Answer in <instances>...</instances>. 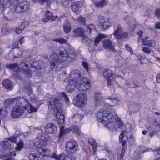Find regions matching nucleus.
I'll use <instances>...</instances> for the list:
<instances>
[{
	"mask_svg": "<svg viewBox=\"0 0 160 160\" xmlns=\"http://www.w3.org/2000/svg\"><path fill=\"white\" fill-rule=\"evenodd\" d=\"M108 37L106 35L103 34H99L97 36L94 41V43L95 46H97L99 42L103 38Z\"/></svg>",
	"mask_w": 160,
	"mask_h": 160,
	"instance_id": "c756f323",
	"label": "nucleus"
},
{
	"mask_svg": "<svg viewBox=\"0 0 160 160\" xmlns=\"http://www.w3.org/2000/svg\"><path fill=\"white\" fill-rule=\"evenodd\" d=\"M44 129L46 133L51 134L55 133L57 131L56 126L52 123H49L46 125Z\"/></svg>",
	"mask_w": 160,
	"mask_h": 160,
	"instance_id": "f3484780",
	"label": "nucleus"
},
{
	"mask_svg": "<svg viewBox=\"0 0 160 160\" xmlns=\"http://www.w3.org/2000/svg\"><path fill=\"white\" fill-rule=\"evenodd\" d=\"M60 159L61 160H75V158L72 156H68L64 155H61Z\"/></svg>",
	"mask_w": 160,
	"mask_h": 160,
	"instance_id": "e433bc0d",
	"label": "nucleus"
},
{
	"mask_svg": "<svg viewBox=\"0 0 160 160\" xmlns=\"http://www.w3.org/2000/svg\"><path fill=\"white\" fill-rule=\"evenodd\" d=\"M86 102V95L85 93H79L73 101V103L78 107H80Z\"/></svg>",
	"mask_w": 160,
	"mask_h": 160,
	"instance_id": "423d86ee",
	"label": "nucleus"
},
{
	"mask_svg": "<svg viewBox=\"0 0 160 160\" xmlns=\"http://www.w3.org/2000/svg\"><path fill=\"white\" fill-rule=\"evenodd\" d=\"M72 131L74 132L77 135L80 136L82 134V132L80 130V128L77 126H72L71 128Z\"/></svg>",
	"mask_w": 160,
	"mask_h": 160,
	"instance_id": "c9c22d12",
	"label": "nucleus"
},
{
	"mask_svg": "<svg viewBox=\"0 0 160 160\" xmlns=\"http://www.w3.org/2000/svg\"><path fill=\"white\" fill-rule=\"evenodd\" d=\"M70 77L71 78L70 80H74L77 82L81 77L80 71L77 69L72 70L70 72Z\"/></svg>",
	"mask_w": 160,
	"mask_h": 160,
	"instance_id": "4468645a",
	"label": "nucleus"
},
{
	"mask_svg": "<svg viewBox=\"0 0 160 160\" xmlns=\"http://www.w3.org/2000/svg\"><path fill=\"white\" fill-rule=\"evenodd\" d=\"M77 20L78 22L81 23L84 22L86 21L85 18L82 16H80L77 19Z\"/></svg>",
	"mask_w": 160,
	"mask_h": 160,
	"instance_id": "8fccbe9b",
	"label": "nucleus"
},
{
	"mask_svg": "<svg viewBox=\"0 0 160 160\" xmlns=\"http://www.w3.org/2000/svg\"><path fill=\"white\" fill-rule=\"evenodd\" d=\"M16 103L22 108L23 110H26L29 108V103L28 101L25 98L21 97L16 98Z\"/></svg>",
	"mask_w": 160,
	"mask_h": 160,
	"instance_id": "f8f14e48",
	"label": "nucleus"
},
{
	"mask_svg": "<svg viewBox=\"0 0 160 160\" xmlns=\"http://www.w3.org/2000/svg\"><path fill=\"white\" fill-rule=\"evenodd\" d=\"M53 41L58 42L61 44L65 43L67 42V41L65 39L62 38H55V39H53Z\"/></svg>",
	"mask_w": 160,
	"mask_h": 160,
	"instance_id": "a19ab883",
	"label": "nucleus"
},
{
	"mask_svg": "<svg viewBox=\"0 0 160 160\" xmlns=\"http://www.w3.org/2000/svg\"><path fill=\"white\" fill-rule=\"evenodd\" d=\"M96 115L98 121L106 124V127L112 131L116 130L117 122L119 123L118 124L120 126L123 125L120 118L117 116H113L112 114L105 111L104 109L100 110Z\"/></svg>",
	"mask_w": 160,
	"mask_h": 160,
	"instance_id": "f257e3e1",
	"label": "nucleus"
},
{
	"mask_svg": "<svg viewBox=\"0 0 160 160\" xmlns=\"http://www.w3.org/2000/svg\"><path fill=\"white\" fill-rule=\"evenodd\" d=\"M8 140V141L10 143L12 142L16 143L17 140L19 141V142L17 144L16 147L15 148L17 151H20L23 146V143L21 141V139L18 136H13L9 138Z\"/></svg>",
	"mask_w": 160,
	"mask_h": 160,
	"instance_id": "9b49d317",
	"label": "nucleus"
},
{
	"mask_svg": "<svg viewBox=\"0 0 160 160\" xmlns=\"http://www.w3.org/2000/svg\"><path fill=\"white\" fill-rule=\"evenodd\" d=\"M59 55L67 54V52L66 48L63 46H61L59 48Z\"/></svg>",
	"mask_w": 160,
	"mask_h": 160,
	"instance_id": "58836bf2",
	"label": "nucleus"
},
{
	"mask_svg": "<svg viewBox=\"0 0 160 160\" xmlns=\"http://www.w3.org/2000/svg\"><path fill=\"white\" fill-rule=\"evenodd\" d=\"M146 43L147 44V46H149L152 47H154L156 46V42L153 40H151L148 41H146Z\"/></svg>",
	"mask_w": 160,
	"mask_h": 160,
	"instance_id": "79ce46f5",
	"label": "nucleus"
},
{
	"mask_svg": "<svg viewBox=\"0 0 160 160\" xmlns=\"http://www.w3.org/2000/svg\"><path fill=\"white\" fill-rule=\"evenodd\" d=\"M32 2L34 3L38 2L40 5H43L46 3L48 6L51 3L50 0H32Z\"/></svg>",
	"mask_w": 160,
	"mask_h": 160,
	"instance_id": "7c9ffc66",
	"label": "nucleus"
},
{
	"mask_svg": "<svg viewBox=\"0 0 160 160\" xmlns=\"http://www.w3.org/2000/svg\"><path fill=\"white\" fill-rule=\"evenodd\" d=\"M24 29L20 25L18 27H16L15 32L18 34H21Z\"/></svg>",
	"mask_w": 160,
	"mask_h": 160,
	"instance_id": "c03bdc74",
	"label": "nucleus"
},
{
	"mask_svg": "<svg viewBox=\"0 0 160 160\" xmlns=\"http://www.w3.org/2000/svg\"><path fill=\"white\" fill-rule=\"evenodd\" d=\"M24 42V38L23 37H22L21 38H20L18 42V44H20L21 45H22V43H23Z\"/></svg>",
	"mask_w": 160,
	"mask_h": 160,
	"instance_id": "13d9d810",
	"label": "nucleus"
},
{
	"mask_svg": "<svg viewBox=\"0 0 160 160\" xmlns=\"http://www.w3.org/2000/svg\"><path fill=\"white\" fill-rule=\"evenodd\" d=\"M124 137V132L122 131L119 135V142L120 143H121Z\"/></svg>",
	"mask_w": 160,
	"mask_h": 160,
	"instance_id": "5fc2aeb1",
	"label": "nucleus"
},
{
	"mask_svg": "<svg viewBox=\"0 0 160 160\" xmlns=\"http://www.w3.org/2000/svg\"><path fill=\"white\" fill-rule=\"evenodd\" d=\"M94 26L92 24H90L88 25L87 26V30L86 31L87 34H89L90 35L91 31L94 30Z\"/></svg>",
	"mask_w": 160,
	"mask_h": 160,
	"instance_id": "4c0bfd02",
	"label": "nucleus"
},
{
	"mask_svg": "<svg viewBox=\"0 0 160 160\" xmlns=\"http://www.w3.org/2000/svg\"><path fill=\"white\" fill-rule=\"evenodd\" d=\"M156 81L160 83V74H158L157 75Z\"/></svg>",
	"mask_w": 160,
	"mask_h": 160,
	"instance_id": "338daca9",
	"label": "nucleus"
},
{
	"mask_svg": "<svg viewBox=\"0 0 160 160\" xmlns=\"http://www.w3.org/2000/svg\"><path fill=\"white\" fill-rule=\"evenodd\" d=\"M142 51L145 53L148 54L151 52L150 50L147 47H144L143 48Z\"/></svg>",
	"mask_w": 160,
	"mask_h": 160,
	"instance_id": "6e6d98bb",
	"label": "nucleus"
},
{
	"mask_svg": "<svg viewBox=\"0 0 160 160\" xmlns=\"http://www.w3.org/2000/svg\"><path fill=\"white\" fill-rule=\"evenodd\" d=\"M99 22L103 28L105 30L111 26V23L109 22L108 19L105 20L103 17L100 15L98 16Z\"/></svg>",
	"mask_w": 160,
	"mask_h": 160,
	"instance_id": "2eb2a0df",
	"label": "nucleus"
},
{
	"mask_svg": "<svg viewBox=\"0 0 160 160\" xmlns=\"http://www.w3.org/2000/svg\"><path fill=\"white\" fill-rule=\"evenodd\" d=\"M6 110V109H0V116L2 118L4 117L7 115V112Z\"/></svg>",
	"mask_w": 160,
	"mask_h": 160,
	"instance_id": "49530a36",
	"label": "nucleus"
},
{
	"mask_svg": "<svg viewBox=\"0 0 160 160\" xmlns=\"http://www.w3.org/2000/svg\"><path fill=\"white\" fill-rule=\"evenodd\" d=\"M114 28L115 31L113 34L118 39H124L128 36V34L123 32L122 29L119 26L114 27Z\"/></svg>",
	"mask_w": 160,
	"mask_h": 160,
	"instance_id": "9d476101",
	"label": "nucleus"
},
{
	"mask_svg": "<svg viewBox=\"0 0 160 160\" xmlns=\"http://www.w3.org/2000/svg\"><path fill=\"white\" fill-rule=\"evenodd\" d=\"M38 153L42 156L49 157L51 152L50 150L47 147L41 148L38 150Z\"/></svg>",
	"mask_w": 160,
	"mask_h": 160,
	"instance_id": "4be33fe9",
	"label": "nucleus"
},
{
	"mask_svg": "<svg viewBox=\"0 0 160 160\" xmlns=\"http://www.w3.org/2000/svg\"><path fill=\"white\" fill-rule=\"evenodd\" d=\"M29 25V23L28 22L25 21L22 23L20 25L23 28V29L28 26Z\"/></svg>",
	"mask_w": 160,
	"mask_h": 160,
	"instance_id": "864d4df0",
	"label": "nucleus"
},
{
	"mask_svg": "<svg viewBox=\"0 0 160 160\" xmlns=\"http://www.w3.org/2000/svg\"><path fill=\"white\" fill-rule=\"evenodd\" d=\"M2 86L7 89H11L13 86L11 81L9 79H6L2 82Z\"/></svg>",
	"mask_w": 160,
	"mask_h": 160,
	"instance_id": "393cba45",
	"label": "nucleus"
},
{
	"mask_svg": "<svg viewBox=\"0 0 160 160\" xmlns=\"http://www.w3.org/2000/svg\"><path fill=\"white\" fill-rule=\"evenodd\" d=\"M24 110L19 105H16L12 109L11 116L13 118H17L21 116L24 112Z\"/></svg>",
	"mask_w": 160,
	"mask_h": 160,
	"instance_id": "1a4fd4ad",
	"label": "nucleus"
},
{
	"mask_svg": "<svg viewBox=\"0 0 160 160\" xmlns=\"http://www.w3.org/2000/svg\"><path fill=\"white\" fill-rule=\"evenodd\" d=\"M61 155H57L55 152H52V153L51 154L49 157L53 158L55 159L56 160H59L60 159Z\"/></svg>",
	"mask_w": 160,
	"mask_h": 160,
	"instance_id": "37998d69",
	"label": "nucleus"
},
{
	"mask_svg": "<svg viewBox=\"0 0 160 160\" xmlns=\"http://www.w3.org/2000/svg\"><path fill=\"white\" fill-rule=\"evenodd\" d=\"M37 138L38 139L43 140L46 139V138L44 136V133L42 132H38L37 135Z\"/></svg>",
	"mask_w": 160,
	"mask_h": 160,
	"instance_id": "a18cd8bd",
	"label": "nucleus"
},
{
	"mask_svg": "<svg viewBox=\"0 0 160 160\" xmlns=\"http://www.w3.org/2000/svg\"><path fill=\"white\" fill-rule=\"evenodd\" d=\"M73 32L75 37H80L82 39H85L86 38V36L84 35V30L81 28H78L74 29Z\"/></svg>",
	"mask_w": 160,
	"mask_h": 160,
	"instance_id": "6ab92c4d",
	"label": "nucleus"
},
{
	"mask_svg": "<svg viewBox=\"0 0 160 160\" xmlns=\"http://www.w3.org/2000/svg\"><path fill=\"white\" fill-rule=\"evenodd\" d=\"M138 41L139 42H142L143 45L145 46L147 45V43H146L145 42V40H143V39H142L141 37L139 38L138 39Z\"/></svg>",
	"mask_w": 160,
	"mask_h": 160,
	"instance_id": "bf43d9fd",
	"label": "nucleus"
},
{
	"mask_svg": "<svg viewBox=\"0 0 160 160\" xmlns=\"http://www.w3.org/2000/svg\"><path fill=\"white\" fill-rule=\"evenodd\" d=\"M45 16L46 17H48L50 20L52 21L55 20L57 18H58V20H59L60 18H59L57 16H53L52 13L49 11H47L46 12Z\"/></svg>",
	"mask_w": 160,
	"mask_h": 160,
	"instance_id": "cd10ccee",
	"label": "nucleus"
},
{
	"mask_svg": "<svg viewBox=\"0 0 160 160\" xmlns=\"http://www.w3.org/2000/svg\"><path fill=\"white\" fill-rule=\"evenodd\" d=\"M82 64L84 68L86 70V71H88V63L86 62L83 61L82 62Z\"/></svg>",
	"mask_w": 160,
	"mask_h": 160,
	"instance_id": "603ef678",
	"label": "nucleus"
},
{
	"mask_svg": "<svg viewBox=\"0 0 160 160\" xmlns=\"http://www.w3.org/2000/svg\"><path fill=\"white\" fill-rule=\"evenodd\" d=\"M8 155L10 157H12L15 156L16 155V154L14 152H10L9 153Z\"/></svg>",
	"mask_w": 160,
	"mask_h": 160,
	"instance_id": "69168bd1",
	"label": "nucleus"
},
{
	"mask_svg": "<svg viewBox=\"0 0 160 160\" xmlns=\"http://www.w3.org/2000/svg\"><path fill=\"white\" fill-rule=\"evenodd\" d=\"M27 60L25 58L22 60L20 62V68L18 69V71L20 72H23L27 77H30L32 74V71L28 68V64L27 63Z\"/></svg>",
	"mask_w": 160,
	"mask_h": 160,
	"instance_id": "0eeeda50",
	"label": "nucleus"
},
{
	"mask_svg": "<svg viewBox=\"0 0 160 160\" xmlns=\"http://www.w3.org/2000/svg\"><path fill=\"white\" fill-rule=\"evenodd\" d=\"M8 28L7 27H4L2 28L1 30V32L2 33V35L4 36L7 34L9 32Z\"/></svg>",
	"mask_w": 160,
	"mask_h": 160,
	"instance_id": "09e8293b",
	"label": "nucleus"
},
{
	"mask_svg": "<svg viewBox=\"0 0 160 160\" xmlns=\"http://www.w3.org/2000/svg\"><path fill=\"white\" fill-rule=\"evenodd\" d=\"M118 101L116 98L112 97H110L105 99L104 103H106L110 106L113 107L116 103L118 102Z\"/></svg>",
	"mask_w": 160,
	"mask_h": 160,
	"instance_id": "412c9836",
	"label": "nucleus"
},
{
	"mask_svg": "<svg viewBox=\"0 0 160 160\" xmlns=\"http://www.w3.org/2000/svg\"><path fill=\"white\" fill-rule=\"evenodd\" d=\"M155 14L157 17H159L160 16V9H157L155 12Z\"/></svg>",
	"mask_w": 160,
	"mask_h": 160,
	"instance_id": "052dcab7",
	"label": "nucleus"
},
{
	"mask_svg": "<svg viewBox=\"0 0 160 160\" xmlns=\"http://www.w3.org/2000/svg\"><path fill=\"white\" fill-rule=\"evenodd\" d=\"M88 142L91 145L93 151L94 153L96 150L97 143L92 138H89L88 139Z\"/></svg>",
	"mask_w": 160,
	"mask_h": 160,
	"instance_id": "473e14b6",
	"label": "nucleus"
},
{
	"mask_svg": "<svg viewBox=\"0 0 160 160\" xmlns=\"http://www.w3.org/2000/svg\"><path fill=\"white\" fill-rule=\"evenodd\" d=\"M11 143L8 141L2 142L0 144V148L1 150H5L10 148Z\"/></svg>",
	"mask_w": 160,
	"mask_h": 160,
	"instance_id": "b1692460",
	"label": "nucleus"
},
{
	"mask_svg": "<svg viewBox=\"0 0 160 160\" xmlns=\"http://www.w3.org/2000/svg\"><path fill=\"white\" fill-rule=\"evenodd\" d=\"M61 96L62 97L64 98V99L66 100L67 102H68L69 101V99L65 92H62L61 93Z\"/></svg>",
	"mask_w": 160,
	"mask_h": 160,
	"instance_id": "3c124183",
	"label": "nucleus"
},
{
	"mask_svg": "<svg viewBox=\"0 0 160 160\" xmlns=\"http://www.w3.org/2000/svg\"><path fill=\"white\" fill-rule=\"evenodd\" d=\"M17 63H14L8 64L6 66V67L7 68L10 69H14L17 68Z\"/></svg>",
	"mask_w": 160,
	"mask_h": 160,
	"instance_id": "ea45409f",
	"label": "nucleus"
},
{
	"mask_svg": "<svg viewBox=\"0 0 160 160\" xmlns=\"http://www.w3.org/2000/svg\"><path fill=\"white\" fill-rule=\"evenodd\" d=\"M77 88L80 91H85L90 87V83L88 79L84 77L82 78L78 82Z\"/></svg>",
	"mask_w": 160,
	"mask_h": 160,
	"instance_id": "6e6552de",
	"label": "nucleus"
},
{
	"mask_svg": "<svg viewBox=\"0 0 160 160\" xmlns=\"http://www.w3.org/2000/svg\"><path fill=\"white\" fill-rule=\"evenodd\" d=\"M69 56L67 54L58 56L55 53H52L50 56V65L52 69L55 68V70L58 71L61 70L68 62Z\"/></svg>",
	"mask_w": 160,
	"mask_h": 160,
	"instance_id": "7ed1b4c3",
	"label": "nucleus"
},
{
	"mask_svg": "<svg viewBox=\"0 0 160 160\" xmlns=\"http://www.w3.org/2000/svg\"><path fill=\"white\" fill-rule=\"evenodd\" d=\"M68 2L66 0H61V3L63 6H66L68 4Z\"/></svg>",
	"mask_w": 160,
	"mask_h": 160,
	"instance_id": "4d7b16f0",
	"label": "nucleus"
},
{
	"mask_svg": "<svg viewBox=\"0 0 160 160\" xmlns=\"http://www.w3.org/2000/svg\"><path fill=\"white\" fill-rule=\"evenodd\" d=\"M124 156V154L122 153L120 155H118L117 160H123V157Z\"/></svg>",
	"mask_w": 160,
	"mask_h": 160,
	"instance_id": "e2e57ef3",
	"label": "nucleus"
},
{
	"mask_svg": "<svg viewBox=\"0 0 160 160\" xmlns=\"http://www.w3.org/2000/svg\"><path fill=\"white\" fill-rule=\"evenodd\" d=\"M94 100L95 103V106L104 104L105 102V99H103L101 94L98 92H97L95 93Z\"/></svg>",
	"mask_w": 160,
	"mask_h": 160,
	"instance_id": "a211bd4d",
	"label": "nucleus"
},
{
	"mask_svg": "<svg viewBox=\"0 0 160 160\" xmlns=\"http://www.w3.org/2000/svg\"><path fill=\"white\" fill-rule=\"evenodd\" d=\"M29 108L30 109V111L29 112V113H32L33 112H36L38 110L37 108L33 107L29 103Z\"/></svg>",
	"mask_w": 160,
	"mask_h": 160,
	"instance_id": "de8ad7c7",
	"label": "nucleus"
},
{
	"mask_svg": "<svg viewBox=\"0 0 160 160\" xmlns=\"http://www.w3.org/2000/svg\"><path fill=\"white\" fill-rule=\"evenodd\" d=\"M103 47L105 48H108L116 53L117 51L115 49L113 42L109 39H105L102 41Z\"/></svg>",
	"mask_w": 160,
	"mask_h": 160,
	"instance_id": "ddd939ff",
	"label": "nucleus"
},
{
	"mask_svg": "<svg viewBox=\"0 0 160 160\" xmlns=\"http://www.w3.org/2000/svg\"><path fill=\"white\" fill-rule=\"evenodd\" d=\"M83 3L81 1L74 2L71 6L72 11L76 14H78L80 12V8L82 6Z\"/></svg>",
	"mask_w": 160,
	"mask_h": 160,
	"instance_id": "dca6fc26",
	"label": "nucleus"
},
{
	"mask_svg": "<svg viewBox=\"0 0 160 160\" xmlns=\"http://www.w3.org/2000/svg\"><path fill=\"white\" fill-rule=\"evenodd\" d=\"M16 101V98L6 99L3 102L4 106L8 108L12 105Z\"/></svg>",
	"mask_w": 160,
	"mask_h": 160,
	"instance_id": "2f4dec72",
	"label": "nucleus"
},
{
	"mask_svg": "<svg viewBox=\"0 0 160 160\" xmlns=\"http://www.w3.org/2000/svg\"><path fill=\"white\" fill-rule=\"evenodd\" d=\"M156 130H154L152 131L149 134V136L151 138H152L155 133L156 134Z\"/></svg>",
	"mask_w": 160,
	"mask_h": 160,
	"instance_id": "774afa93",
	"label": "nucleus"
},
{
	"mask_svg": "<svg viewBox=\"0 0 160 160\" xmlns=\"http://www.w3.org/2000/svg\"><path fill=\"white\" fill-rule=\"evenodd\" d=\"M103 75L105 78L106 79H112L113 78V71L110 69H106L103 71Z\"/></svg>",
	"mask_w": 160,
	"mask_h": 160,
	"instance_id": "5701e85b",
	"label": "nucleus"
},
{
	"mask_svg": "<svg viewBox=\"0 0 160 160\" xmlns=\"http://www.w3.org/2000/svg\"><path fill=\"white\" fill-rule=\"evenodd\" d=\"M35 144L36 147L39 148L46 145H47V142L45 139L43 140L38 139V140L35 142Z\"/></svg>",
	"mask_w": 160,
	"mask_h": 160,
	"instance_id": "c85d7f7f",
	"label": "nucleus"
},
{
	"mask_svg": "<svg viewBox=\"0 0 160 160\" xmlns=\"http://www.w3.org/2000/svg\"><path fill=\"white\" fill-rule=\"evenodd\" d=\"M49 20V19H48V17H46V18H42V21L44 23H46Z\"/></svg>",
	"mask_w": 160,
	"mask_h": 160,
	"instance_id": "0e129e2a",
	"label": "nucleus"
},
{
	"mask_svg": "<svg viewBox=\"0 0 160 160\" xmlns=\"http://www.w3.org/2000/svg\"><path fill=\"white\" fill-rule=\"evenodd\" d=\"M57 78L60 80L62 81H64L67 78V76L66 73L65 72H63L60 74H58Z\"/></svg>",
	"mask_w": 160,
	"mask_h": 160,
	"instance_id": "f704fd0d",
	"label": "nucleus"
},
{
	"mask_svg": "<svg viewBox=\"0 0 160 160\" xmlns=\"http://www.w3.org/2000/svg\"><path fill=\"white\" fill-rule=\"evenodd\" d=\"M77 83V82L74 81V80L70 79L66 87V90L69 92L73 91L76 88Z\"/></svg>",
	"mask_w": 160,
	"mask_h": 160,
	"instance_id": "aec40b11",
	"label": "nucleus"
},
{
	"mask_svg": "<svg viewBox=\"0 0 160 160\" xmlns=\"http://www.w3.org/2000/svg\"><path fill=\"white\" fill-rule=\"evenodd\" d=\"M9 2L11 11L17 13L26 12L30 6V3L27 1L19 2L17 0H9Z\"/></svg>",
	"mask_w": 160,
	"mask_h": 160,
	"instance_id": "20e7f679",
	"label": "nucleus"
},
{
	"mask_svg": "<svg viewBox=\"0 0 160 160\" xmlns=\"http://www.w3.org/2000/svg\"><path fill=\"white\" fill-rule=\"evenodd\" d=\"M28 158L29 160H41V158L34 153L29 154L28 156Z\"/></svg>",
	"mask_w": 160,
	"mask_h": 160,
	"instance_id": "72a5a7b5",
	"label": "nucleus"
},
{
	"mask_svg": "<svg viewBox=\"0 0 160 160\" xmlns=\"http://www.w3.org/2000/svg\"><path fill=\"white\" fill-rule=\"evenodd\" d=\"M108 3V1L106 0H102V1L94 3V5L96 7L100 8H102L105 6Z\"/></svg>",
	"mask_w": 160,
	"mask_h": 160,
	"instance_id": "bb28decb",
	"label": "nucleus"
},
{
	"mask_svg": "<svg viewBox=\"0 0 160 160\" xmlns=\"http://www.w3.org/2000/svg\"><path fill=\"white\" fill-rule=\"evenodd\" d=\"M63 27L64 31L66 33H68L70 32L71 25L70 23L67 20H66L64 22Z\"/></svg>",
	"mask_w": 160,
	"mask_h": 160,
	"instance_id": "a878e982",
	"label": "nucleus"
},
{
	"mask_svg": "<svg viewBox=\"0 0 160 160\" xmlns=\"http://www.w3.org/2000/svg\"><path fill=\"white\" fill-rule=\"evenodd\" d=\"M78 143L74 140L68 141L65 145L66 150L69 153H73L76 152L78 148Z\"/></svg>",
	"mask_w": 160,
	"mask_h": 160,
	"instance_id": "39448f33",
	"label": "nucleus"
},
{
	"mask_svg": "<svg viewBox=\"0 0 160 160\" xmlns=\"http://www.w3.org/2000/svg\"><path fill=\"white\" fill-rule=\"evenodd\" d=\"M60 98L59 97L52 98L48 102L49 108H54V112H56V117L58 120V123L62 125L64 122V117L62 111V103L59 102Z\"/></svg>",
	"mask_w": 160,
	"mask_h": 160,
	"instance_id": "f03ea898",
	"label": "nucleus"
},
{
	"mask_svg": "<svg viewBox=\"0 0 160 160\" xmlns=\"http://www.w3.org/2000/svg\"><path fill=\"white\" fill-rule=\"evenodd\" d=\"M155 28L156 29H160V22H157L155 24Z\"/></svg>",
	"mask_w": 160,
	"mask_h": 160,
	"instance_id": "680f3d73",
	"label": "nucleus"
}]
</instances>
